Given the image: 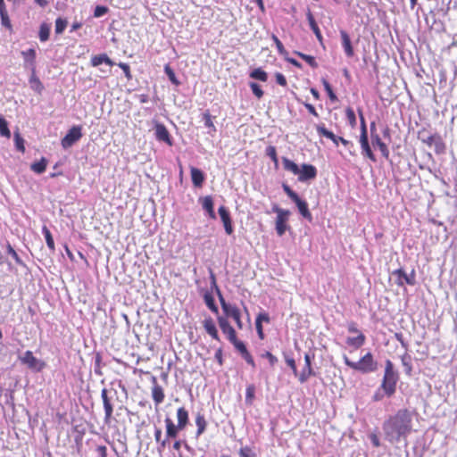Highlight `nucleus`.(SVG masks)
<instances>
[{"mask_svg": "<svg viewBox=\"0 0 457 457\" xmlns=\"http://www.w3.org/2000/svg\"><path fill=\"white\" fill-rule=\"evenodd\" d=\"M386 439L391 444H396L402 438L405 439L412 429V413L407 409L398 410L383 423Z\"/></svg>", "mask_w": 457, "mask_h": 457, "instance_id": "obj_1", "label": "nucleus"}, {"mask_svg": "<svg viewBox=\"0 0 457 457\" xmlns=\"http://www.w3.org/2000/svg\"><path fill=\"white\" fill-rule=\"evenodd\" d=\"M398 380L399 373L395 369L394 363L390 360H386L383 379L380 384L386 397H391L395 394Z\"/></svg>", "mask_w": 457, "mask_h": 457, "instance_id": "obj_2", "label": "nucleus"}, {"mask_svg": "<svg viewBox=\"0 0 457 457\" xmlns=\"http://www.w3.org/2000/svg\"><path fill=\"white\" fill-rule=\"evenodd\" d=\"M345 365L363 374L375 372L378 370V362L371 353H367L358 361H352L346 355L343 356Z\"/></svg>", "mask_w": 457, "mask_h": 457, "instance_id": "obj_3", "label": "nucleus"}, {"mask_svg": "<svg viewBox=\"0 0 457 457\" xmlns=\"http://www.w3.org/2000/svg\"><path fill=\"white\" fill-rule=\"evenodd\" d=\"M220 302L221 308L226 315L225 318H232L239 329L243 328V322L241 320V314L239 309L233 304H230L225 301L222 295L220 294L219 288L217 287Z\"/></svg>", "mask_w": 457, "mask_h": 457, "instance_id": "obj_4", "label": "nucleus"}, {"mask_svg": "<svg viewBox=\"0 0 457 457\" xmlns=\"http://www.w3.org/2000/svg\"><path fill=\"white\" fill-rule=\"evenodd\" d=\"M117 391L113 388L112 389H106L104 388L101 392V397L104 403V420L105 421H108L113 412V401L118 399Z\"/></svg>", "mask_w": 457, "mask_h": 457, "instance_id": "obj_5", "label": "nucleus"}, {"mask_svg": "<svg viewBox=\"0 0 457 457\" xmlns=\"http://www.w3.org/2000/svg\"><path fill=\"white\" fill-rule=\"evenodd\" d=\"M272 212L277 213L276 218V232L278 236H283L288 228L287 220L290 216V212L280 208L278 205L272 206Z\"/></svg>", "mask_w": 457, "mask_h": 457, "instance_id": "obj_6", "label": "nucleus"}, {"mask_svg": "<svg viewBox=\"0 0 457 457\" xmlns=\"http://www.w3.org/2000/svg\"><path fill=\"white\" fill-rule=\"evenodd\" d=\"M81 130L82 128L79 125H75L70 129L65 137L61 141L62 148L68 149L71 147L76 142H78L82 137Z\"/></svg>", "mask_w": 457, "mask_h": 457, "instance_id": "obj_7", "label": "nucleus"}, {"mask_svg": "<svg viewBox=\"0 0 457 457\" xmlns=\"http://www.w3.org/2000/svg\"><path fill=\"white\" fill-rule=\"evenodd\" d=\"M19 359L23 364H26L29 369L40 371L45 367V363L37 359L31 351H26Z\"/></svg>", "mask_w": 457, "mask_h": 457, "instance_id": "obj_8", "label": "nucleus"}, {"mask_svg": "<svg viewBox=\"0 0 457 457\" xmlns=\"http://www.w3.org/2000/svg\"><path fill=\"white\" fill-rule=\"evenodd\" d=\"M314 358V354H310L309 353H305L304 355V361L305 365L301 371L300 374H298V378L301 383H305L308 378L312 376H315V372L313 371L312 368V360Z\"/></svg>", "mask_w": 457, "mask_h": 457, "instance_id": "obj_9", "label": "nucleus"}, {"mask_svg": "<svg viewBox=\"0 0 457 457\" xmlns=\"http://www.w3.org/2000/svg\"><path fill=\"white\" fill-rule=\"evenodd\" d=\"M317 132L320 136H323L327 138H329L330 140L333 141V143L336 145H338V140H341V143L345 145V146H348V145H353V144L351 142H349L348 140L345 139L344 137H337L336 136L333 132L329 131L328 129H327L324 125H318L317 126Z\"/></svg>", "mask_w": 457, "mask_h": 457, "instance_id": "obj_10", "label": "nucleus"}, {"mask_svg": "<svg viewBox=\"0 0 457 457\" xmlns=\"http://www.w3.org/2000/svg\"><path fill=\"white\" fill-rule=\"evenodd\" d=\"M393 274L397 276L396 284L398 286L402 287L404 283L413 286L416 283L414 270H412L410 274H407L403 270L398 269L393 271Z\"/></svg>", "mask_w": 457, "mask_h": 457, "instance_id": "obj_11", "label": "nucleus"}, {"mask_svg": "<svg viewBox=\"0 0 457 457\" xmlns=\"http://www.w3.org/2000/svg\"><path fill=\"white\" fill-rule=\"evenodd\" d=\"M317 176V169L312 165L303 163L300 168V173H298V180L300 182H305L310 179H315Z\"/></svg>", "mask_w": 457, "mask_h": 457, "instance_id": "obj_12", "label": "nucleus"}, {"mask_svg": "<svg viewBox=\"0 0 457 457\" xmlns=\"http://www.w3.org/2000/svg\"><path fill=\"white\" fill-rule=\"evenodd\" d=\"M218 324L223 334L227 336L228 341L235 340L237 337L236 330L230 326L228 319L223 316H218Z\"/></svg>", "mask_w": 457, "mask_h": 457, "instance_id": "obj_13", "label": "nucleus"}, {"mask_svg": "<svg viewBox=\"0 0 457 457\" xmlns=\"http://www.w3.org/2000/svg\"><path fill=\"white\" fill-rule=\"evenodd\" d=\"M218 212L223 223L226 233L228 235H231L234 232V228L228 210L225 206H220L218 210Z\"/></svg>", "mask_w": 457, "mask_h": 457, "instance_id": "obj_14", "label": "nucleus"}, {"mask_svg": "<svg viewBox=\"0 0 457 457\" xmlns=\"http://www.w3.org/2000/svg\"><path fill=\"white\" fill-rule=\"evenodd\" d=\"M155 137L159 141H163L169 145H172L170 135L166 127L162 123H156L154 126Z\"/></svg>", "mask_w": 457, "mask_h": 457, "instance_id": "obj_15", "label": "nucleus"}, {"mask_svg": "<svg viewBox=\"0 0 457 457\" xmlns=\"http://www.w3.org/2000/svg\"><path fill=\"white\" fill-rule=\"evenodd\" d=\"M21 55L24 59V66L31 71L34 74L36 72V51L33 48H29L27 51H22Z\"/></svg>", "mask_w": 457, "mask_h": 457, "instance_id": "obj_16", "label": "nucleus"}, {"mask_svg": "<svg viewBox=\"0 0 457 457\" xmlns=\"http://www.w3.org/2000/svg\"><path fill=\"white\" fill-rule=\"evenodd\" d=\"M203 326L209 336H211L214 340L220 342V338L218 334V329L212 318L209 317L204 319V320L203 321Z\"/></svg>", "mask_w": 457, "mask_h": 457, "instance_id": "obj_17", "label": "nucleus"}, {"mask_svg": "<svg viewBox=\"0 0 457 457\" xmlns=\"http://www.w3.org/2000/svg\"><path fill=\"white\" fill-rule=\"evenodd\" d=\"M199 202L201 203L203 209L207 212L209 217L211 219H216L212 197L211 195H206L199 198Z\"/></svg>", "mask_w": 457, "mask_h": 457, "instance_id": "obj_18", "label": "nucleus"}, {"mask_svg": "<svg viewBox=\"0 0 457 457\" xmlns=\"http://www.w3.org/2000/svg\"><path fill=\"white\" fill-rule=\"evenodd\" d=\"M340 36L342 40V46L345 50L346 56L353 57L354 54V51L349 35L345 30H340Z\"/></svg>", "mask_w": 457, "mask_h": 457, "instance_id": "obj_19", "label": "nucleus"}, {"mask_svg": "<svg viewBox=\"0 0 457 457\" xmlns=\"http://www.w3.org/2000/svg\"><path fill=\"white\" fill-rule=\"evenodd\" d=\"M103 63L106 64L110 68H112L115 64V62L112 60H111L106 54L94 55L91 58V65L93 67L100 66Z\"/></svg>", "mask_w": 457, "mask_h": 457, "instance_id": "obj_20", "label": "nucleus"}, {"mask_svg": "<svg viewBox=\"0 0 457 457\" xmlns=\"http://www.w3.org/2000/svg\"><path fill=\"white\" fill-rule=\"evenodd\" d=\"M360 143L362 151V154L368 157L372 162H376V157L371 151L369 144L368 136H360Z\"/></svg>", "mask_w": 457, "mask_h": 457, "instance_id": "obj_21", "label": "nucleus"}, {"mask_svg": "<svg viewBox=\"0 0 457 457\" xmlns=\"http://www.w3.org/2000/svg\"><path fill=\"white\" fill-rule=\"evenodd\" d=\"M190 173L193 185L196 187H201L204 181V172L198 168L191 167Z\"/></svg>", "mask_w": 457, "mask_h": 457, "instance_id": "obj_22", "label": "nucleus"}, {"mask_svg": "<svg viewBox=\"0 0 457 457\" xmlns=\"http://www.w3.org/2000/svg\"><path fill=\"white\" fill-rule=\"evenodd\" d=\"M293 202L296 204L299 212L303 215V218L312 220V216L308 209V204L304 200H302L299 196L296 199L293 200Z\"/></svg>", "mask_w": 457, "mask_h": 457, "instance_id": "obj_23", "label": "nucleus"}, {"mask_svg": "<svg viewBox=\"0 0 457 457\" xmlns=\"http://www.w3.org/2000/svg\"><path fill=\"white\" fill-rule=\"evenodd\" d=\"M166 424V437L167 438H175L178 435L179 430H181L179 426H175L173 421L170 418L165 419Z\"/></svg>", "mask_w": 457, "mask_h": 457, "instance_id": "obj_24", "label": "nucleus"}, {"mask_svg": "<svg viewBox=\"0 0 457 457\" xmlns=\"http://www.w3.org/2000/svg\"><path fill=\"white\" fill-rule=\"evenodd\" d=\"M372 144L374 145H377L378 149L380 150L382 155L388 160L389 158V150L386 146V145L381 140L380 137L378 135H373L372 137Z\"/></svg>", "mask_w": 457, "mask_h": 457, "instance_id": "obj_25", "label": "nucleus"}, {"mask_svg": "<svg viewBox=\"0 0 457 457\" xmlns=\"http://www.w3.org/2000/svg\"><path fill=\"white\" fill-rule=\"evenodd\" d=\"M306 17H307V20H308V22H309V25L311 27V29L313 31V33L315 34L317 39L321 42L322 41V36H321V32L318 27V24L317 22L315 21V19L311 11H308L307 13H306Z\"/></svg>", "mask_w": 457, "mask_h": 457, "instance_id": "obj_26", "label": "nucleus"}, {"mask_svg": "<svg viewBox=\"0 0 457 457\" xmlns=\"http://www.w3.org/2000/svg\"><path fill=\"white\" fill-rule=\"evenodd\" d=\"M366 337L362 333H359L357 337H347L346 344L349 346H353L356 349L360 348L365 344Z\"/></svg>", "mask_w": 457, "mask_h": 457, "instance_id": "obj_27", "label": "nucleus"}, {"mask_svg": "<svg viewBox=\"0 0 457 457\" xmlns=\"http://www.w3.org/2000/svg\"><path fill=\"white\" fill-rule=\"evenodd\" d=\"M178 426L180 429H183L188 421V412L184 407H180L177 411Z\"/></svg>", "mask_w": 457, "mask_h": 457, "instance_id": "obj_28", "label": "nucleus"}, {"mask_svg": "<svg viewBox=\"0 0 457 457\" xmlns=\"http://www.w3.org/2000/svg\"><path fill=\"white\" fill-rule=\"evenodd\" d=\"M282 162H283L284 169L286 170L290 171V172H292L295 175H298V173H300V168L301 167H299L293 161L289 160L287 157H282Z\"/></svg>", "mask_w": 457, "mask_h": 457, "instance_id": "obj_29", "label": "nucleus"}, {"mask_svg": "<svg viewBox=\"0 0 457 457\" xmlns=\"http://www.w3.org/2000/svg\"><path fill=\"white\" fill-rule=\"evenodd\" d=\"M152 396L154 403L158 405L162 403L164 400V393L163 389L161 386L155 384L152 389Z\"/></svg>", "mask_w": 457, "mask_h": 457, "instance_id": "obj_30", "label": "nucleus"}, {"mask_svg": "<svg viewBox=\"0 0 457 457\" xmlns=\"http://www.w3.org/2000/svg\"><path fill=\"white\" fill-rule=\"evenodd\" d=\"M195 424L197 427L196 436H199L205 431L207 424L204 416L200 412H198L195 417Z\"/></svg>", "mask_w": 457, "mask_h": 457, "instance_id": "obj_31", "label": "nucleus"}, {"mask_svg": "<svg viewBox=\"0 0 457 457\" xmlns=\"http://www.w3.org/2000/svg\"><path fill=\"white\" fill-rule=\"evenodd\" d=\"M46 165H47V160L46 158L42 157L39 162L32 163L30 166V169L34 172H36L37 174H41L46 170Z\"/></svg>", "mask_w": 457, "mask_h": 457, "instance_id": "obj_32", "label": "nucleus"}, {"mask_svg": "<svg viewBox=\"0 0 457 457\" xmlns=\"http://www.w3.org/2000/svg\"><path fill=\"white\" fill-rule=\"evenodd\" d=\"M250 78L265 82L268 79V74L262 69L257 68L250 72Z\"/></svg>", "mask_w": 457, "mask_h": 457, "instance_id": "obj_33", "label": "nucleus"}, {"mask_svg": "<svg viewBox=\"0 0 457 457\" xmlns=\"http://www.w3.org/2000/svg\"><path fill=\"white\" fill-rule=\"evenodd\" d=\"M29 83H30L31 88L34 91H36L39 94L43 91L44 86L41 83V81L39 80V79L35 75V73L34 74L32 73V76L29 79Z\"/></svg>", "mask_w": 457, "mask_h": 457, "instance_id": "obj_34", "label": "nucleus"}, {"mask_svg": "<svg viewBox=\"0 0 457 457\" xmlns=\"http://www.w3.org/2000/svg\"><path fill=\"white\" fill-rule=\"evenodd\" d=\"M14 144L15 147L18 151L24 153L25 152V146H24V139L21 136L19 131H15L13 135Z\"/></svg>", "mask_w": 457, "mask_h": 457, "instance_id": "obj_35", "label": "nucleus"}, {"mask_svg": "<svg viewBox=\"0 0 457 457\" xmlns=\"http://www.w3.org/2000/svg\"><path fill=\"white\" fill-rule=\"evenodd\" d=\"M164 72L167 75V77L169 78L170 81L173 85H175V86L180 85V81L177 79L174 71L170 68V66L169 64L165 65Z\"/></svg>", "mask_w": 457, "mask_h": 457, "instance_id": "obj_36", "label": "nucleus"}, {"mask_svg": "<svg viewBox=\"0 0 457 457\" xmlns=\"http://www.w3.org/2000/svg\"><path fill=\"white\" fill-rule=\"evenodd\" d=\"M50 26L46 23H42L39 29V39L42 42L46 41L49 38Z\"/></svg>", "mask_w": 457, "mask_h": 457, "instance_id": "obj_37", "label": "nucleus"}, {"mask_svg": "<svg viewBox=\"0 0 457 457\" xmlns=\"http://www.w3.org/2000/svg\"><path fill=\"white\" fill-rule=\"evenodd\" d=\"M204 302L206 303V305L208 306V308L214 313H218L219 312V310H218V307L217 305L215 304L214 303V298L212 295L210 294H205L204 295Z\"/></svg>", "mask_w": 457, "mask_h": 457, "instance_id": "obj_38", "label": "nucleus"}, {"mask_svg": "<svg viewBox=\"0 0 457 457\" xmlns=\"http://www.w3.org/2000/svg\"><path fill=\"white\" fill-rule=\"evenodd\" d=\"M238 456L239 457H258L256 453L253 452V450L248 446H243L238 450Z\"/></svg>", "mask_w": 457, "mask_h": 457, "instance_id": "obj_39", "label": "nucleus"}, {"mask_svg": "<svg viewBox=\"0 0 457 457\" xmlns=\"http://www.w3.org/2000/svg\"><path fill=\"white\" fill-rule=\"evenodd\" d=\"M0 135L5 137H10L11 136V132L8 129V123L2 115H0Z\"/></svg>", "mask_w": 457, "mask_h": 457, "instance_id": "obj_40", "label": "nucleus"}, {"mask_svg": "<svg viewBox=\"0 0 457 457\" xmlns=\"http://www.w3.org/2000/svg\"><path fill=\"white\" fill-rule=\"evenodd\" d=\"M43 234L45 236V239H46L48 248L51 250H54V238L52 237L50 230L46 226L43 227Z\"/></svg>", "mask_w": 457, "mask_h": 457, "instance_id": "obj_41", "label": "nucleus"}, {"mask_svg": "<svg viewBox=\"0 0 457 457\" xmlns=\"http://www.w3.org/2000/svg\"><path fill=\"white\" fill-rule=\"evenodd\" d=\"M255 395V386L254 385H248L245 390V403L248 404H252L253 400Z\"/></svg>", "mask_w": 457, "mask_h": 457, "instance_id": "obj_42", "label": "nucleus"}, {"mask_svg": "<svg viewBox=\"0 0 457 457\" xmlns=\"http://www.w3.org/2000/svg\"><path fill=\"white\" fill-rule=\"evenodd\" d=\"M322 84L324 86V88H325L329 99L332 102L337 101V97L336 94L334 93L331 85L326 79L322 80Z\"/></svg>", "mask_w": 457, "mask_h": 457, "instance_id": "obj_43", "label": "nucleus"}, {"mask_svg": "<svg viewBox=\"0 0 457 457\" xmlns=\"http://www.w3.org/2000/svg\"><path fill=\"white\" fill-rule=\"evenodd\" d=\"M296 54L298 56H300L303 60H304L312 68H317L318 67V63L315 61V58L313 56L308 55V54H303V53H299V52H296Z\"/></svg>", "mask_w": 457, "mask_h": 457, "instance_id": "obj_44", "label": "nucleus"}, {"mask_svg": "<svg viewBox=\"0 0 457 457\" xmlns=\"http://www.w3.org/2000/svg\"><path fill=\"white\" fill-rule=\"evenodd\" d=\"M266 155L269 156L275 163L276 166H278V156H277V150L276 147L273 145H269L266 148Z\"/></svg>", "mask_w": 457, "mask_h": 457, "instance_id": "obj_45", "label": "nucleus"}, {"mask_svg": "<svg viewBox=\"0 0 457 457\" xmlns=\"http://www.w3.org/2000/svg\"><path fill=\"white\" fill-rule=\"evenodd\" d=\"M230 343L234 345V347L238 351V353L242 355L245 352H247L246 346L244 342L239 341L237 337L235 340L230 341Z\"/></svg>", "mask_w": 457, "mask_h": 457, "instance_id": "obj_46", "label": "nucleus"}, {"mask_svg": "<svg viewBox=\"0 0 457 457\" xmlns=\"http://www.w3.org/2000/svg\"><path fill=\"white\" fill-rule=\"evenodd\" d=\"M271 38L273 40V42L275 43L276 45V47L278 49V52L281 54V55H284L286 56L287 54V50L285 49L283 44L281 43V41L278 39V37L276 36V35H272L271 36Z\"/></svg>", "mask_w": 457, "mask_h": 457, "instance_id": "obj_47", "label": "nucleus"}, {"mask_svg": "<svg viewBox=\"0 0 457 457\" xmlns=\"http://www.w3.org/2000/svg\"><path fill=\"white\" fill-rule=\"evenodd\" d=\"M203 120L204 121L205 127L211 129L212 131H216V128L212 122V116L208 111L203 114Z\"/></svg>", "mask_w": 457, "mask_h": 457, "instance_id": "obj_48", "label": "nucleus"}, {"mask_svg": "<svg viewBox=\"0 0 457 457\" xmlns=\"http://www.w3.org/2000/svg\"><path fill=\"white\" fill-rule=\"evenodd\" d=\"M67 26V21L62 18H58L55 21V33L62 34Z\"/></svg>", "mask_w": 457, "mask_h": 457, "instance_id": "obj_49", "label": "nucleus"}, {"mask_svg": "<svg viewBox=\"0 0 457 457\" xmlns=\"http://www.w3.org/2000/svg\"><path fill=\"white\" fill-rule=\"evenodd\" d=\"M433 145L435 146V151L436 154H442L445 149V145L439 135L434 141Z\"/></svg>", "mask_w": 457, "mask_h": 457, "instance_id": "obj_50", "label": "nucleus"}, {"mask_svg": "<svg viewBox=\"0 0 457 457\" xmlns=\"http://www.w3.org/2000/svg\"><path fill=\"white\" fill-rule=\"evenodd\" d=\"M252 91H253V94L257 97V98H262L263 96V91L262 89L261 88V86L258 85L257 83L255 82H250L249 84Z\"/></svg>", "mask_w": 457, "mask_h": 457, "instance_id": "obj_51", "label": "nucleus"}, {"mask_svg": "<svg viewBox=\"0 0 457 457\" xmlns=\"http://www.w3.org/2000/svg\"><path fill=\"white\" fill-rule=\"evenodd\" d=\"M402 363L405 367V372L407 375H411L412 367L411 364V356L405 354L402 357Z\"/></svg>", "mask_w": 457, "mask_h": 457, "instance_id": "obj_52", "label": "nucleus"}, {"mask_svg": "<svg viewBox=\"0 0 457 457\" xmlns=\"http://www.w3.org/2000/svg\"><path fill=\"white\" fill-rule=\"evenodd\" d=\"M386 396L385 392H384V389L381 387V385L379 386V387L376 390V392L374 393L373 396H372V400L374 402H380L383 400V398Z\"/></svg>", "mask_w": 457, "mask_h": 457, "instance_id": "obj_53", "label": "nucleus"}, {"mask_svg": "<svg viewBox=\"0 0 457 457\" xmlns=\"http://www.w3.org/2000/svg\"><path fill=\"white\" fill-rule=\"evenodd\" d=\"M285 361H286L287 364L292 369L294 375L298 376V371H297L295 361L294 358H292L288 355H285Z\"/></svg>", "mask_w": 457, "mask_h": 457, "instance_id": "obj_54", "label": "nucleus"}, {"mask_svg": "<svg viewBox=\"0 0 457 457\" xmlns=\"http://www.w3.org/2000/svg\"><path fill=\"white\" fill-rule=\"evenodd\" d=\"M107 12H108V8L106 6L97 5L94 11V16L96 18H99V17L104 16L105 13H107Z\"/></svg>", "mask_w": 457, "mask_h": 457, "instance_id": "obj_55", "label": "nucleus"}, {"mask_svg": "<svg viewBox=\"0 0 457 457\" xmlns=\"http://www.w3.org/2000/svg\"><path fill=\"white\" fill-rule=\"evenodd\" d=\"M282 188H283L284 192L287 194V196H288L292 201H293V200H295V199H296V197L298 196V195H297L295 191H293V190L291 189V187H290L288 185H287V184H283V185H282Z\"/></svg>", "mask_w": 457, "mask_h": 457, "instance_id": "obj_56", "label": "nucleus"}, {"mask_svg": "<svg viewBox=\"0 0 457 457\" xmlns=\"http://www.w3.org/2000/svg\"><path fill=\"white\" fill-rule=\"evenodd\" d=\"M346 117H347V120H348L349 123L351 124V126H353V127L355 126L356 116H355V113L353 109L348 108L346 110Z\"/></svg>", "mask_w": 457, "mask_h": 457, "instance_id": "obj_57", "label": "nucleus"}, {"mask_svg": "<svg viewBox=\"0 0 457 457\" xmlns=\"http://www.w3.org/2000/svg\"><path fill=\"white\" fill-rule=\"evenodd\" d=\"M8 253L12 255V257L18 264L24 265L23 262L21 261L16 251L11 245H8Z\"/></svg>", "mask_w": 457, "mask_h": 457, "instance_id": "obj_58", "label": "nucleus"}, {"mask_svg": "<svg viewBox=\"0 0 457 457\" xmlns=\"http://www.w3.org/2000/svg\"><path fill=\"white\" fill-rule=\"evenodd\" d=\"M118 66L123 71L126 78L128 79H131L132 76H131V73H130V68H129V64L124 63V62H120L118 64Z\"/></svg>", "mask_w": 457, "mask_h": 457, "instance_id": "obj_59", "label": "nucleus"}, {"mask_svg": "<svg viewBox=\"0 0 457 457\" xmlns=\"http://www.w3.org/2000/svg\"><path fill=\"white\" fill-rule=\"evenodd\" d=\"M0 18H1V23L4 27L9 29H12V24H11V21L9 19V16H8V13H4V14H1L0 15Z\"/></svg>", "mask_w": 457, "mask_h": 457, "instance_id": "obj_60", "label": "nucleus"}, {"mask_svg": "<svg viewBox=\"0 0 457 457\" xmlns=\"http://www.w3.org/2000/svg\"><path fill=\"white\" fill-rule=\"evenodd\" d=\"M244 360L250 364L252 367H255V362L253 361V358L250 354V353L247 351L244 354L241 355Z\"/></svg>", "mask_w": 457, "mask_h": 457, "instance_id": "obj_61", "label": "nucleus"}, {"mask_svg": "<svg viewBox=\"0 0 457 457\" xmlns=\"http://www.w3.org/2000/svg\"><path fill=\"white\" fill-rule=\"evenodd\" d=\"M276 81L278 85L285 87L287 86L286 77L282 73H276Z\"/></svg>", "mask_w": 457, "mask_h": 457, "instance_id": "obj_62", "label": "nucleus"}, {"mask_svg": "<svg viewBox=\"0 0 457 457\" xmlns=\"http://www.w3.org/2000/svg\"><path fill=\"white\" fill-rule=\"evenodd\" d=\"M438 137L437 134L430 135L426 138H423L422 141L428 145V146H433L434 141Z\"/></svg>", "mask_w": 457, "mask_h": 457, "instance_id": "obj_63", "label": "nucleus"}, {"mask_svg": "<svg viewBox=\"0 0 457 457\" xmlns=\"http://www.w3.org/2000/svg\"><path fill=\"white\" fill-rule=\"evenodd\" d=\"M347 330L350 332V333H357L359 335V333H361L358 328H357V324L353 321H351L347 324Z\"/></svg>", "mask_w": 457, "mask_h": 457, "instance_id": "obj_64", "label": "nucleus"}]
</instances>
